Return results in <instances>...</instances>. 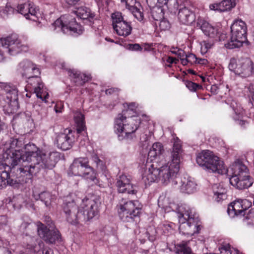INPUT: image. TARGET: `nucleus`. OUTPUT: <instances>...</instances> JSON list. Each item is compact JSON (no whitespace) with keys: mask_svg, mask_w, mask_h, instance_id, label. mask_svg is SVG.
Segmentation results:
<instances>
[{"mask_svg":"<svg viewBox=\"0 0 254 254\" xmlns=\"http://www.w3.org/2000/svg\"><path fill=\"white\" fill-rule=\"evenodd\" d=\"M192 241H182L180 243L175 245V248L177 254H193L191 249L189 246L190 242Z\"/></svg>","mask_w":254,"mask_h":254,"instance_id":"34","label":"nucleus"},{"mask_svg":"<svg viewBox=\"0 0 254 254\" xmlns=\"http://www.w3.org/2000/svg\"><path fill=\"white\" fill-rule=\"evenodd\" d=\"M114 25V29L119 35L127 37L130 34L132 27L126 21L120 22L118 24Z\"/></svg>","mask_w":254,"mask_h":254,"instance_id":"32","label":"nucleus"},{"mask_svg":"<svg viewBox=\"0 0 254 254\" xmlns=\"http://www.w3.org/2000/svg\"><path fill=\"white\" fill-rule=\"evenodd\" d=\"M231 41L225 44L227 48H240L244 43L250 45V43L247 40V27L245 22L242 20L235 21L231 26Z\"/></svg>","mask_w":254,"mask_h":254,"instance_id":"6","label":"nucleus"},{"mask_svg":"<svg viewBox=\"0 0 254 254\" xmlns=\"http://www.w3.org/2000/svg\"><path fill=\"white\" fill-rule=\"evenodd\" d=\"M173 146L171 152L170 160L166 165L160 167V181L166 185L171 181L174 184H177L174 181L180 169V158L183 152L181 140L178 137L174 138Z\"/></svg>","mask_w":254,"mask_h":254,"instance_id":"2","label":"nucleus"},{"mask_svg":"<svg viewBox=\"0 0 254 254\" xmlns=\"http://www.w3.org/2000/svg\"><path fill=\"white\" fill-rule=\"evenodd\" d=\"M236 5L235 0H224L219 3V11L230 10Z\"/></svg>","mask_w":254,"mask_h":254,"instance_id":"39","label":"nucleus"},{"mask_svg":"<svg viewBox=\"0 0 254 254\" xmlns=\"http://www.w3.org/2000/svg\"><path fill=\"white\" fill-rule=\"evenodd\" d=\"M135 3V0H128L127 1H126V7L129 10H132L134 13L135 16L138 20L141 21L143 19V14L138 8L134 6Z\"/></svg>","mask_w":254,"mask_h":254,"instance_id":"35","label":"nucleus"},{"mask_svg":"<svg viewBox=\"0 0 254 254\" xmlns=\"http://www.w3.org/2000/svg\"><path fill=\"white\" fill-rule=\"evenodd\" d=\"M67 18L69 20L68 22L65 21L64 22L61 19H58L54 22V25L55 26L61 27L62 31L65 34L72 35L82 34L84 29L75 21V19L69 15L67 16Z\"/></svg>","mask_w":254,"mask_h":254,"instance_id":"12","label":"nucleus"},{"mask_svg":"<svg viewBox=\"0 0 254 254\" xmlns=\"http://www.w3.org/2000/svg\"><path fill=\"white\" fill-rule=\"evenodd\" d=\"M218 90H219V87L216 84L212 85L211 86L210 92L212 94H213L214 95H216V94H218Z\"/></svg>","mask_w":254,"mask_h":254,"instance_id":"58","label":"nucleus"},{"mask_svg":"<svg viewBox=\"0 0 254 254\" xmlns=\"http://www.w3.org/2000/svg\"><path fill=\"white\" fill-rule=\"evenodd\" d=\"M232 170L233 175L232 176L239 177L249 175V170L248 167L239 160H237L232 165Z\"/></svg>","mask_w":254,"mask_h":254,"instance_id":"28","label":"nucleus"},{"mask_svg":"<svg viewBox=\"0 0 254 254\" xmlns=\"http://www.w3.org/2000/svg\"><path fill=\"white\" fill-rule=\"evenodd\" d=\"M91 159L96 164V167L97 168H99L102 170H104L105 166L104 165V162L102 160L99 159L96 154L93 153L91 154Z\"/></svg>","mask_w":254,"mask_h":254,"instance_id":"43","label":"nucleus"},{"mask_svg":"<svg viewBox=\"0 0 254 254\" xmlns=\"http://www.w3.org/2000/svg\"><path fill=\"white\" fill-rule=\"evenodd\" d=\"M214 193L215 195L216 196V200L218 202L226 198V193L224 189L222 191H215Z\"/></svg>","mask_w":254,"mask_h":254,"instance_id":"51","label":"nucleus"},{"mask_svg":"<svg viewBox=\"0 0 254 254\" xmlns=\"http://www.w3.org/2000/svg\"><path fill=\"white\" fill-rule=\"evenodd\" d=\"M180 190L183 193H192L196 189V184L190 178L184 177L180 181Z\"/></svg>","mask_w":254,"mask_h":254,"instance_id":"29","label":"nucleus"},{"mask_svg":"<svg viewBox=\"0 0 254 254\" xmlns=\"http://www.w3.org/2000/svg\"><path fill=\"white\" fill-rule=\"evenodd\" d=\"M187 57L188 58L189 63L190 64H196L198 58H196V56L193 54H187Z\"/></svg>","mask_w":254,"mask_h":254,"instance_id":"52","label":"nucleus"},{"mask_svg":"<svg viewBox=\"0 0 254 254\" xmlns=\"http://www.w3.org/2000/svg\"><path fill=\"white\" fill-rule=\"evenodd\" d=\"M180 60L181 61V63L184 65H187L188 63H189L187 57V54L185 55L184 57L180 58Z\"/></svg>","mask_w":254,"mask_h":254,"instance_id":"63","label":"nucleus"},{"mask_svg":"<svg viewBox=\"0 0 254 254\" xmlns=\"http://www.w3.org/2000/svg\"><path fill=\"white\" fill-rule=\"evenodd\" d=\"M0 43L2 47L5 48L6 52L12 56L22 52H26L28 49L27 46L22 44L16 34H12L6 38H1Z\"/></svg>","mask_w":254,"mask_h":254,"instance_id":"10","label":"nucleus"},{"mask_svg":"<svg viewBox=\"0 0 254 254\" xmlns=\"http://www.w3.org/2000/svg\"><path fill=\"white\" fill-rule=\"evenodd\" d=\"M15 167L13 164L6 163L5 161L1 159L0 162V180L8 181L7 185L12 186L15 184H25V182L21 181L18 176L14 175L13 169Z\"/></svg>","mask_w":254,"mask_h":254,"instance_id":"13","label":"nucleus"},{"mask_svg":"<svg viewBox=\"0 0 254 254\" xmlns=\"http://www.w3.org/2000/svg\"><path fill=\"white\" fill-rule=\"evenodd\" d=\"M14 11V9L11 6L6 5L5 7V8L3 10V12L7 14L13 13Z\"/></svg>","mask_w":254,"mask_h":254,"instance_id":"57","label":"nucleus"},{"mask_svg":"<svg viewBox=\"0 0 254 254\" xmlns=\"http://www.w3.org/2000/svg\"><path fill=\"white\" fill-rule=\"evenodd\" d=\"M76 15L81 19L86 20L90 25L94 23L95 14L91 13L90 9L86 7H80L76 11Z\"/></svg>","mask_w":254,"mask_h":254,"instance_id":"31","label":"nucleus"},{"mask_svg":"<svg viewBox=\"0 0 254 254\" xmlns=\"http://www.w3.org/2000/svg\"><path fill=\"white\" fill-rule=\"evenodd\" d=\"M251 206V202L246 199H238L228 206L227 213L230 217L242 216L245 211Z\"/></svg>","mask_w":254,"mask_h":254,"instance_id":"17","label":"nucleus"},{"mask_svg":"<svg viewBox=\"0 0 254 254\" xmlns=\"http://www.w3.org/2000/svg\"><path fill=\"white\" fill-rule=\"evenodd\" d=\"M116 185L120 193L127 192L128 194H135L137 192L136 186L130 183V179L126 175L120 176L117 179Z\"/></svg>","mask_w":254,"mask_h":254,"instance_id":"19","label":"nucleus"},{"mask_svg":"<svg viewBox=\"0 0 254 254\" xmlns=\"http://www.w3.org/2000/svg\"><path fill=\"white\" fill-rule=\"evenodd\" d=\"M158 21V26L161 30L166 31L170 29L171 24L167 19L163 18L162 19ZM155 24L156 25H157L156 23Z\"/></svg>","mask_w":254,"mask_h":254,"instance_id":"44","label":"nucleus"},{"mask_svg":"<svg viewBox=\"0 0 254 254\" xmlns=\"http://www.w3.org/2000/svg\"><path fill=\"white\" fill-rule=\"evenodd\" d=\"M6 92V98L7 100L8 104L16 105L18 100V91L15 88L11 87L9 86H5L4 89Z\"/></svg>","mask_w":254,"mask_h":254,"instance_id":"33","label":"nucleus"},{"mask_svg":"<svg viewBox=\"0 0 254 254\" xmlns=\"http://www.w3.org/2000/svg\"><path fill=\"white\" fill-rule=\"evenodd\" d=\"M42 152L38 153L22 154H18L15 157L16 163L13 164L15 169H13L14 175L17 176L21 181L31 182L33 175L39 172L41 166Z\"/></svg>","mask_w":254,"mask_h":254,"instance_id":"1","label":"nucleus"},{"mask_svg":"<svg viewBox=\"0 0 254 254\" xmlns=\"http://www.w3.org/2000/svg\"><path fill=\"white\" fill-rule=\"evenodd\" d=\"M157 232L154 228H150L147 230L146 232V235L148 240L151 242H154L156 239Z\"/></svg>","mask_w":254,"mask_h":254,"instance_id":"46","label":"nucleus"},{"mask_svg":"<svg viewBox=\"0 0 254 254\" xmlns=\"http://www.w3.org/2000/svg\"><path fill=\"white\" fill-rule=\"evenodd\" d=\"M179 230L183 235L192 236L198 233L201 229L200 221L197 217H192L188 212L181 213L179 216Z\"/></svg>","mask_w":254,"mask_h":254,"instance_id":"8","label":"nucleus"},{"mask_svg":"<svg viewBox=\"0 0 254 254\" xmlns=\"http://www.w3.org/2000/svg\"><path fill=\"white\" fill-rule=\"evenodd\" d=\"M39 75L40 74L37 73L34 75H28L26 76L28 78L27 82L29 87L31 86L34 90V93L36 94L37 97L46 102V99L49 95L46 92H44V85Z\"/></svg>","mask_w":254,"mask_h":254,"instance_id":"16","label":"nucleus"},{"mask_svg":"<svg viewBox=\"0 0 254 254\" xmlns=\"http://www.w3.org/2000/svg\"><path fill=\"white\" fill-rule=\"evenodd\" d=\"M151 148L159 155H160L164 151L163 147L162 144L160 142L154 143L152 145Z\"/></svg>","mask_w":254,"mask_h":254,"instance_id":"47","label":"nucleus"},{"mask_svg":"<svg viewBox=\"0 0 254 254\" xmlns=\"http://www.w3.org/2000/svg\"><path fill=\"white\" fill-rule=\"evenodd\" d=\"M212 46V45L211 43L206 42V41H204L203 44V45H202L201 47V51H203V49H205V51H204V53H206L207 50L211 48Z\"/></svg>","mask_w":254,"mask_h":254,"instance_id":"55","label":"nucleus"},{"mask_svg":"<svg viewBox=\"0 0 254 254\" xmlns=\"http://www.w3.org/2000/svg\"><path fill=\"white\" fill-rule=\"evenodd\" d=\"M82 222H87L94 217L98 212V204L96 199L86 198L83 199L81 209Z\"/></svg>","mask_w":254,"mask_h":254,"instance_id":"15","label":"nucleus"},{"mask_svg":"<svg viewBox=\"0 0 254 254\" xmlns=\"http://www.w3.org/2000/svg\"><path fill=\"white\" fill-rule=\"evenodd\" d=\"M56 142L58 147L63 150L70 149L75 142V137L72 131L68 130V133L59 134L56 137Z\"/></svg>","mask_w":254,"mask_h":254,"instance_id":"18","label":"nucleus"},{"mask_svg":"<svg viewBox=\"0 0 254 254\" xmlns=\"http://www.w3.org/2000/svg\"><path fill=\"white\" fill-rule=\"evenodd\" d=\"M70 170L75 176H81L92 181L94 184L102 187V184L96 177V174L92 167L89 166L88 159L80 157L75 159L70 166Z\"/></svg>","mask_w":254,"mask_h":254,"instance_id":"5","label":"nucleus"},{"mask_svg":"<svg viewBox=\"0 0 254 254\" xmlns=\"http://www.w3.org/2000/svg\"><path fill=\"white\" fill-rule=\"evenodd\" d=\"M178 18L180 23L189 25L191 24L195 19L194 12L187 6L180 7L178 13Z\"/></svg>","mask_w":254,"mask_h":254,"instance_id":"24","label":"nucleus"},{"mask_svg":"<svg viewBox=\"0 0 254 254\" xmlns=\"http://www.w3.org/2000/svg\"><path fill=\"white\" fill-rule=\"evenodd\" d=\"M142 180L146 185L160 180V167L156 163H153L148 170L146 171L142 175Z\"/></svg>","mask_w":254,"mask_h":254,"instance_id":"23","label":"nucleus"},{"mask_svg":"<svg viewBox=\"0 0 254 254\" xmlns=\"http://www.w3.org/2000/svg\"><path fill=\"white\" fill-rule=\"evenodd\" d=\"M248 90L249 91L250 102L252 105L254 107V84H250L248 87Z\"/></svg>","mask_w":254,"mask_h":254,"instance_id":"50","label":"nucleus"},{"mask_svg":"<svg viewBox=\"0 0 254 254\" xmlns=\"http://www.w3.org/2000/svg\"><path fill=\"white\" fill-rule=\"evenodd\" d=\"M15 10L23 15L27 19L35 21V18L37 17L36 7L29 2L19 4Z\"/></svg>","mask_w":254,"mask_h":254,"instance_id":"21","label":"nucleus"},{"mask_svg":"<svg viewBox=\"0 0 254 254\" xmlns=\"http://www.w3.org/2000/svg\"><path fill=\"white\" fill-rule=\"evenodd\" d=\"M186 85L187 88L192 91H195L197 89L202 87L201 85L190 81H187Z\"/></svg>","mask_w":254,"mask_h":254,"instance_id":"48","label":"nucleus"},{"mask_svg":"<svg viewBox=\"0 0 254 254\" xmlns=\"http://www.w3.org/2000/svg\"><path fill=\"white\" fill-rule=\"evenodd\" d=\"M221 254H233L234 251L231 250L230 245L229 244H225L222 245L219 248Z\"/></svg>","mask_w":254,"mask_h":254,"instance_id":"49","label":"nucleus"},{"mask_svg":"<svg viewBox=\"0 0 254 254\" xmlns=\"http://www.w3.org/2000/svg\"><path fill=\"white\" fill-rule=\"evenodd\" d=\"M196 27L201 29L204 34L210 37L214 38L217 33V29L201 18H198Z\"/></svg>","mask_w":254,"mask_h":254,"instance_id":"26","label":"nucleus"},{"mask_svg":"<svg viewBox=\"0 0 254 254\" xmlns=\"http://www.w3.org/2000/svg\"><path fill=\"white\" fill-rule=\"evenodd\" d=\"M60 159V155L57 152H50L48 155L41 154V161L39 163L40 166L39 171L42 169H53Z\"/></svg>","mask_w":254,"mask_h":254,"instance_id":"22","label":"nucleus"},{"mask_svg":"<svg viewBox=\"0 0 254 254\" xmlns=\"http://www.w3.org/2000/svg\"><path fill=\"white\" fill-rule=\"evenodd\" d=\"M243 218L244 221H249V224H253L254 223V208H252L249 211H246L241 216Z\"/></svg>","mask_w":254,"mask_h":254,"instance_id":"40","label":"nucleus"},{"mask_svg":"<svg viewBox=\"0 0 254 254\" xmlns=\"http://www.w3.org/2000/svg\"><path fill=\"white\" fill-rule=\"evenodd\" d=\"M171 52L173 54H174L176 55H177L178 57L180 58H182V57H184L186 53L182 49H178L177 51H172Z\"/></svg>","mask_w":254,"mask_h":254,"instance_id":"54","label":"nucleus"},{"mask_svg":"<svg viewBox=\"0 0 254 254\" xmlns=\"http://www.w3.org/2000/svg\"><path fill=\"white\" fill-rule=\"evenodd\" d=\"M75 121L77 124V133H81L85 128L84 116L82 114H79L75 118Z\"/></svg>","mask_w":254,"mask_h":254,"instance_id":"38","label":"nucleus"},{"mask_svg":"<svg viewBox=\"0 0 254 254\" xmlns=\"http://www.w3.org/2000/svg\"><path fill=\"white\" fill-rule=\"evenodd\" d=\"M68 74L71 80L74 82L76 86H82L89 79V77L86 74L81 73L80 71L74 69H69Z\"/></svg>","mask_w":254,"mask_h":254,"instance_id":"27","label":"nucleus"},{"mask_svg":"<svg viewBox=\"0 0 254 254\" xmlns=\"http://www.w3.org/2000/svg\"><path fill=\"white\" fill-rule=\"evenodd\" d=\"M126 119V117L119 114L115 121V130L118 134L120 140L129 138V135L136 131L141 123L140 120L137 118H130L128 120L127 123L124 124V121Z\"/></svg>","mask_w":254,"mask_h":254,"instance_id":"7","label":"nucleus"},{"mask_svg":"<svg viewBox=\"0 0 254 254\" xmlns=\"http://www.w3.org/2000/svg\"><path fill=\"white\" fill-rule=\"evenodd\" d=\"M119 216L121 220L127 223H136L141 214V207L136 200L126 201L122 198L118 205Z\"/></svg>","mask_w":254,"mask_h":254,"instance_id":"4","label":"nucleus"},{"mask_svg":"<svg viewBox=\"0 0 254 254\" xmlns=\"http://www.w3.org/2000/svg\"><path fill=\"white\" fill-rule=\"evenodd\" d=\"M63 210L65 219L69 223L75 225L82 222V218L84 216L74 201L64 202Z\"/></svg>","mask_w":254,"mask_h":254,"instance_id":"11","label":"nucleus"},{"mask_svg":"<svg viewBox=\"0 0 254 254\" xmlns=\"http://www.w3.org/2000/svg\"><path fill=\"white\" fill-rule=\"evenodd\" d=\"M65 2L68 5H74L76 4L80 0H64Z\"/></svg>","mask_w":254,"mask_h":254,"instance_id":"62","label":"nucleus"},{"mask_svg":"<svg viewBox=\"0 0 254 254\" xmlns=\"http://www.w3.org/2000/svg\"><path fill=\"white\" fill-rule=\"evenodd\" d=\"M128 49L131 51H141L142 47L138 44H129L128 45Z\"/></svg>","mask_w":254,"mask_h":254,"instance_id":"53","label":"nucleus"},{"mask_svg":"<svg viewBox=\"0 0 254 254\" xmlns=\"http://www.w3.org/2000/svg\"><path fill=\"white\" fill-rule=\"evenodd\" d=\"M229 181L233 186L239 190L248 189L251 187L254 183L253 179L249 175L239 177L231 176Z\"/></svg>","mask_w":254,"mask_h":254,"instance_id":"20","label":"nucleus"},{"mask_svg":"<svg viewBox=\"0 0 254 254\" xmlns=\"http://www.w3.org/2000/svg\"><path fill=\"white\" fill-rule=\"evenodd\" d=\"M48 228L42 223L38 222L37 223V232L39 237L44 240L46 243L50 244H55L57 241L61 239V234L59 231L55 229L52 226Z\"/></svg>","mask_w":254,"mask_h":254,"instance_id":"14","label":"nucleus"},{"mask_svg":"<svg viewBox=\"0 0 254 254\" xmlns=\"http://www.w3.org/2000/svg\"><path fill=\"white\" fill-rule=\"evenodd\" d=\"M19 67L23 71L22 75H25L26 77L31 74V71H36L37 74H40L39 69L37 68L30 61L27 60L20 62L19 64Z\"/></svg>","mask_w":254,"mask_h":254,"instance_id":"30","label":"nucleus"},{"mask_svg":"<svg viewBox=\"0 0 254 254\" xmlns=\"http://www.w3.org/2000/svg\"><path fill=\"white\" fill-rule=\"evenodd\" d=\"M39 199L43 201L46 206H48L51 204V194L47 191H43L39 194Z\"/></svg>","mask_w":254,"mask_h":254,"instance_id":"41","label":"nucleus"},{"mask_svg":"<svg viewBox=\"0 0 254 254\" xmlns=\"http://www.w3.org/2000/svg\"><path fill=\"white\" fill-rule=\"evenodd\" d=\"M24 138L23 137L17 138H11L8 143V147L3 149L4 152L2 155L1 159L5 161L6 163L15 164L16 163L15 157L18 154H22L23 149L25 145Z\"/></svg>","mask_w":254,"mask_h":254,"instance_id":"9","label":"nucleus"},{"mask_svg":"<svg viewBox=\"0 0 254 254\" xmlns=\"http://www.w3.org/2000/svg\"><path fill=\"white\" fill-rule=\"evenodd\" d=\"M196 161L199 166L209 172L221 174L225 172L223 162L209 150H203L199 153L197 155Z\"/></svg>","mask_w":254,"mask_h":254,"instance_id":"3","label":"nucleus"},{"mask_svg":"<svg viewBox=\"0 0 254 254\" xmlns=\"http://www.w3.org/2000/svg\"><path fill=\"white\" fill-rule=\"evenodd\" d=\"M164 14L163 9L161 6L153 7L151 10L152 18L157 21L164 18Z\"/></svg>","mask_w":254,"mask_h":254,"instance_id":"36","label":"nucleus"},{"mask_svg":"<svg viewBox=\"0 0 254 254\" xmlns=\"http://www.w3.org/2000/svg\"><path fill=\"white\" fill-rule=\"evenodd\" d=\"M22 154H29L41 153V151L34 143H28L25 144L23 149Z\"/></svg>","mask_w":254,"mask_h":254,"instance_id":"37","label":"nucleus"},{"mask_svg":"<svg viewBox=\"0 0 254 254\" xmlns=\"http://www.w3.org/2000/svg\"><path fill=\"white\" fill-rule=\"evenodd\" d=\"M208 61L206 59H198V60H197L196 64H203L205 65L207 64Z\"/></svg>","mask_w":254,"mask_h":254,"instance_id":"60","label":"nucleus"},{"mask_svg":"<svg viewBox=\"0 0 254 254\" xmlns=\"http://www.w3.org/2000/svg\"><path fill=\"white\" fill-rule=\"evenodd\" d=\"M0 254H11V252L5 248L0 249Z\"/></svg>","mask_w":254,"mask_h":254,"instance_id":"61","label":"nucleus"},{"mask_svg":"<svg viewBox=\"0 0 254 254\" xmlns=\"http://www.w3.org/2000/svg\"><path fill=\"white\" fill-rule=\"evenodd\" d=\"M240 73L243 77L252 75L254 73V63L250 58L242 59L240 62Z\"/></svg>","mask_w":254,"mask_h":254,"instance_id":"25","label":"nucleus"},{"mask_svg":"<svg viewBox=\"0 0 254 254\" xmlns=\"http://www.w3.org/2000/svg\"><path fill=\"white\" fill-rule=\"evenodd\" d=\"M228 67L229 69L233 71L235 74L239 75V73H240V64H237L235 59H231Z\"/></svg>","mask_w":254,"mask_h":254,"instance_id":"42","label":"nucleus"},{"mask_svg":"<svg viewBox=\"0 0 254 254\" xmlns=\"http://www.w3.org/2000/svg\"><path fill=\"white\" fill-rule=\"evenodd\" d=\"M158 156L156 152H154L153 150L151 148L148 153V158H150L151 161H152L154 159L156 158Z\"/></svg>","mask_w":254,"mask_h":254,"instance_id":"56","label":"nucleus"},{"mask_svg":"<svg viewBox=\"0 0 254 254\" xmlns=\"http://www.w3.org/2000/svg\"><path fill=\"white\" fill-rule=\"evenodd\" d=\"M112 17L113 19L112 25L113 28H114V25H117L120 22L125 21V20H123V17H122L121 13L119 12L112 14Z\"/></svg>","mask_w":254,"mask_h":254,"instance_id":"45","label":"nucleus"},{"mask_svg":"<svg viewBox=\"0 0 254 254\" xmlns=\"http://www.w3.org/2000/svg\"><path fill=\"white\" fill-rule=\"evenodd\" d=\"M209 7L211 10L219 11V3L211 4L210 5Z\"/></svg>","mask_w":254,"mask_h":254,"instance_id":"59","label":"nucleus"},{"mask_svg":"<svg viewBox=\"0 0 254 254\" xmlns=\"http://www.w3.org/2000/svg\"><path fill=\"white\" fill-rule=\"evenodd\" d=\"M30 225V223L24 222L21 224L20 228L23 230H26Z\"/></svg>","mask_w":254,"mask_h":254,"instance_id":"64","label":"nucleus"}]
</instances>
